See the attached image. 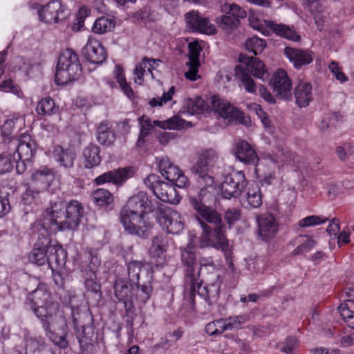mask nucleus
I'll return each instance as SVG.
<instances>
[{"mask_svg":"<svg viewBox=\"0 0 354 354\" xmlns=\"http://www.w3.org/2000/svg\"><path fill=\"white\" fill-rule=\"evenodd\" d=\"M26 304L29 306L40 320L46 335L60 348L68 346L67 321L59 310V304L53 300L50 292L44 284H39L27 297Z\"/></svg>","mask_w":354,"mask_h":354,"instance_id":"f257e3e1","label":"nucleus"},{"mask_svg":"<svg viewBox=\"0 0 354 354\" xmlns=\"http://www.w3.org/2000/svg\"><path fill=\"white\" fill-rule=\"evenodd\" d=\"M153 210L147 194L139 192L130 197L120 213V222L125 231L140 238H147L153 224L145 218V214Z\"/></svg>","mask_w":354,"mask_h":354,"instance_id":"f03ea898","label":"nucleus"},{"mask_svg":"<svg viewBox=\"0 0 354 354\" xmlns=\"http://www.w3.org/2000/svg\"><path fill=\"white\" fill-rule=\"evenodd\" d=\"M46 212L48 216L50 227L56 232L75 229L83 217L84 208L75 200H71L68 203L57 200L50 201V207L46 209Z\"/></svg>","mask_w":354,"mask_h":354,"instance_id":"7ed1b4c3","label":"nucleus"},{"mask_svg":"<svg viewBox=\"0 0 354 354\" xmlns=\"http://www.w3.org/2000/svg\"><path fill=\"white\" fill-rule=\"evenodd\" d=\"M82 73V67L77 54L73 49L63 50L58 59L55 82L58 85L67 84L78 78Z\"/></svg>","mask_w":354,"mask_h":354,"instance_id":"20e7f679","label":"nucleus"},{"mask_svg":"<svg viewBox=\"0 0 354 354\" xmlns=\"http://www.w3.org/2000/svg\"><path fill=\"white\" fill-rule=\"evenodd\" d=\"M196 281L194 284H186L187 286H189L191 290L189 302L192 308L194 305V297L196 292L208 304L214 303L218 299L223 282L221 276L216 273H212L206 279L205 286L202 285V280L199 278Z\"/></svg>","mask_w":354,"mask_h":354,"instance_id":"39448f33","label":"nucleus"},{"mask_svg":"<svg viewBox=\"0 0 354 354\" xmlns=\"http://www.w3.org/2000/svg\"><path fill=\"white\" fill-rule=\"evenodd\" d=\"M203 233L199 238L201 248L213 247L223 252H227L229 250V241L225 235L226 227L224 223L214 226L209 227L205 222H201Z\"/></svg>","mask_w":354,"mask_h":354,"instance_id":"423d86ee","label":"nucleus"},{"mask_svg":"<svg viewBox=\"0 0 354 354\" xmlns=\"http://www.w3.org/2000/svg\"><path fill=\"white\" fill-rule=\"evenodd\" d=\"M217 159V153L213 149H207L202 152L197 162L190 169L198 183L206 185L213 184V178L209 172Z\"/></svg>","mask_w":354,"mask_h":354,"instance_id":"0eeeda50","label":"nucleus"},{"mask_svg":"<svg viewBox=\"0 0 354 354\" xmlns=\"http://www.w3.org/2000/svg\"><path fill=\"white\" fill-rule=\"evenodd\" d=\"M247 185V180L242 171H233L224 176L221 184L223 198L230 199L239 197Z\"/></svg>","mask_w":354,"mask_h":354,"instance_id":"6e6552de","label":"nucleus"},{"mask_svg":"<svg viewBox=\"0 0 354 354\" xmlns=\"http://www.w3.org/2000/svg\"><path fill=\"white\" fill-rule=\"evenodd\" d=\"M156 219L162 228L169 234H178L184 228L181 215L170 207L159 208L156 212Z\"/></svg>","mask_w":354,"mask_h":354,"instance_id":"1a4fd4ad","label":"nucleus"},{"mask_svg":"<svg viewBox=\"0 0 354 354\" xmlns=\"http://www.w3.org/2000/svg\"><path fill=\"white\" fill-rule=\"evenodd\" d=\"M10 142L8 149L16 158L30 162L35 151V143L30 135L23 133L19 139L10 140Z\"/></svg>","mask_w":354,"mask_h":354,"instance_id":"9d476101","label":"nucleus"},{"mask_svg":"<svg viewBox=\"0 0 354 354\" xmlns=\"http://www.w3.org/2000/svg\"><path fill=\"white\" fill-rule=\"evenodd\" d=\"M211 109L217 113L221 117L227 119L229 121L236 120L242 122L243 113L236 107L231 104L225 99L218 95H214L210 98Z\"/></svg>","mask_w":354,"mask_h":354,"instance_id":"9b49d317","label":"nucleus"},{"mask_svg":"<svg viewBox=\"0 0 354 354\" xmlns=\"http://www.w3.org/2000/svg\"><path fill=\"white\" fill-rule=\"evenodd\" d=\"M38 15L40 21L52 24L65 19L68 13L66 8L60 1L54 0L42 6L38 10Z\"/></svg>","mask_w":354,"mask_h":354,"instance_id":"f8f14e48","label":"nucleus"},{"mask_svg":"<svg viewBox=\"0 0 354 354\" xmlns=\"http://www.w3.org/2000/svg\"><path fill=\"white\" fill-rule=\"evenodd\" d=\"M271 84L277 97L283 100L291 97L292 83L285 70L278 69L273 75Z\"/></svg>","mask_w":354,"mask_h":354,"instance_id":"ddd939ff","label":"nucleus"},{"mask_svg":"<svg viewBox=\"0 0 354 354\" xmlns=\"http://www.w3.org/2000/svg\"><path fill=\"white\" fill-rule=\"evenodd\" d=\"M133 174V168L131 167L119 168L101 174L95 179V183L97 185L106 183L122 185L127 179L131 178Z\"/></svg>","mask_w":354,"mask_h":354,"instance_id":"4468645a","label":"nucleus"},{"mask_svg":"<svg viewBox=\"0 0 354 354\" xmlns=\"http://www.w3.org/2000/svg\"><path fill=\"white\" fill-rule=\"evenodd\" d=\"M239 61L245 64V66H238L241 71H247L254 77L265 81L268 78V73L266 68L265 64L258 58L249 57L246 55H240Z\"/></svg>","mask_w":354,"mask_h":354,"instance_id":"2eb2a0df","label":"nucleus"},{"mask_svg":"<svg viewBox=\"0 0 354 354\" xmlns=\"http://www.w3.org/2000/svg\"><path fill=\"white\" fill-rule=\"evenodd\" d=\"M185 17L187 27L192 31H198L207 35L214 34L216 32L214 25L212 24L207 18L200 16L198 12H189L186 13Z\"/></svg>","mask_w":354,"mask_h":354,"instance_id":"dca6fc26","label":"nucleus"},{"mask_svg":"<svg viewBox=\"0 0 354 354\" xmlns=\"http://www.w3.org/2000/svg\"><path fill=\"white\" fill-rule=\"evenodd\" d=\"M181 262L185 267V283L194 284L200 277V271L195 272L196 265V255L190 249L187 248H180Z\"/></svg>","mask_w":354,"mask_h":354,"instance_id":"f3484780","label":"nucleus"},{"mask_svg":"<svg viewBox=\"0 0 354 354\" xmlns=\"http://www.w3.org/2000/svg\"><path fill=\"white\" fill-rule=\"evenodd\" d=\"M193 209L196 212V216L200 224L203 221L207 226L212 227L223 223L221 215L211 207L201 206V203L194 201Z\"/></svg>","mask_w":354,"mask_h":354,"instance_id":"a211bd4d","label":"nucleus"},{"mask_svg":"<svg viewBox=\"0 0 354 354\" xmlns=\"http://www.w3.org/2000/svg\"><path fill=\"white\" fill-rule=\"evenodd\" d=\"M85 58L91 63L100 64L106 59V52L96 39L90 37L83 49Z\"/></svg>","mask_w":354,"mask_h":354,"instance_id":"6ab92c4d","label":"nucleus"},{"mask_svg":"<svg viewBox=\"0 0 354 354\" xmlns=\"http://www.w3.org/2000/svg\"><path fill=\"white\" fill-rule=\"evenodd\" d=\"M284 54L296 69H301L313 60V53L308 49L287 46L284 48Z\"/></svg>","mask_w":354,"mask_h":354,"instance_id":"aec40b11","label":"nucleus"},{"mask_svg":"<svg viewBox=\"0 0 354 354\" xmlns=\"http://www.w3.org/2000/svg\"><path fill=\"white\" fill-rule=\"evenodd\" d=\"M258 234L263 241L273 238L278 230V224L271 214H260L257 216Z\"/></svg>","mask_w":354,"mask_h":354,"instance_id":"412c9836","label":"nucleus"},{"mask_svg":"<svg viewBox=\"0 0 354 354\" xmlns=\"http://www.w3.org/2000/svg\"><path fill=\"white\" fill-rule=\"evenodd\" d=\"M114 295L118 300L122 302L127 314L132 313L134 308L131 290L124 279H117L114 284Z\"/></svg>","mask_w":354,"mask_h":354,"instance_id":"4be33fe9","label":"nucleus"},{"mask_svg":"<svg viewBox=\"0 0 354 354\" xmlns=\"http://www.w3.org/2000/svg\"><path fill=\"white\" fill-rule=\"evenodd\" d=\"M153 193L163 202L177 204L180 201L174 186L162 180H160L155 186Z\"/></svg>","mask_w":354,"mask_h":354,"instance_id":"5701e85b","label":"nucleus"},{"mask_svg":"<svg viewBox=\"0 0 354 354\" xmlns=\"http://www.w3.org/2000/svg\"><path fill=\"white\" fill-rule=\"evenodd\" d=\"M47 251H48L47 263L52 272L58 269H62L66 264L67 258L65 250L59 245L50 244Z\"/></svg>","mask_w":354,"mask_h":354,"instance_id":"b1692460","label":"nucleus"},{"mask_svg":"<svg viewBox=\"0 0 354 354\" xmlns=\"http://www.w3.org/2000/svg\"><path fill=\"white\" fill-rule=\"evenodd\" d=\"M53 179V171L46 167H41L32 174L30 185L40 193L50 186Z\"/></svg>","mask_w":354,"mask_h":354,"instance_id":"393cba45","label":"nucleus"},{"mask_svg":"<svg viewBox=\"0 0 354 354\" xmlns=\"http://www.w3.org/2000/svg\"><path fill=\"white\" fill-rule=\"evenodd\" d=\"M234 156L241 162L245 164L257 165L258 156L252 147L245 140H239L236 144Z\"/></svg>","mask_w":354,"mask_h":354,"instance_id":"a878e982","label":"nucleus"},{"mask_svg":"<svg viewBox=\"0 0 354 354\" xmlns=\"http://www.w3.org/2000/svg\"><path fill=\"white\" fill-rule=\"evenodd\" d=\"M50 243L47 236H44L41 241L39 239L35 245L34 249L28 256L29 261L37 266H43L47 262V248Z\"/></svg>","mask_w":354,"mask_h":354,"instance_id":"bb28decb","label":"nucleus"},{"mask_svg":"<svg viewBox=\"0 0 354 354\" xmlns=\"http://www.w3.org/2000/svg\"><path fill=\"white\" fill-rule=\"evenodd\" d=\"M100 152V148L95 144L90 143L86 146L82 152L84 167L91 169L98 166L102 161Z\"/></svg>","mask_w":354,"mask_h":354,"instance_id":"cd10ccee","label":"nucleus"},{"mask_svg":"<svg viewBox=\"0 0 354 354\" xmlns=\"http://www.w3.org/2000/svg\"><path fill=\"white\" fill-rule=\"evenodd\" d=\"M264 24L273 32L280 37L294 41L300 39V36L297 33L293 26L290 27L283 24H277L272 21H264Z\"/></svg>","mask_w":354,"mask_h":354,"instance_id":"c85d7f7f","label":"nucleus"},{"mask_svg":"<svg viewBox=\"0 0 354 354\" xmlns=\"http://www.w3.org/2000/svg\"><path fill=\"white\" fill-rule=\"evenodd\" d=\"M90 257L91 259L88 267L91 272L88 274L84 281V285L87 290L97 293L100 292L101 288L100 283L98 281L95 274L96 270L100 265V261L97 257H93L91 254H89Z\"/></svg>","mask_w":354,"mask_h":354,"instance_id":"c756f323","label":"nucleus"},{"mask_svg":"<svg viewBox=\"0 0 354 354\" xmlns=\"http://www.w3.org/2000/svg\"><path fill=\"white\" fill-rule=\"evenodd\" d=\"M96 133L97 140L102 145L111 146L115 140V132L111 129L110 122L107 120L98 124Z\"/></svg>","mask_w":354,"mask_h":354,"instance_id":"7c9ffc66","label":"nucleus"},{"mask_svg":"<svg viewBox=\"0 0 354 354\" xmlns=\"http://www.w3.org/2000/svg\"><path fill=\"white\" fill-rule=\"evenodd\" d=\"M296 103L299 107L307 106L313 100L311 84L306 82H300L295 90Z\"/></svg>","mask_w":354,"mask_h":354,"instance_id":"2f4dec72","label":"nucleus"},{"mask_svg":"<svg viewBox=\"0 0 354 354\" xmlns=\"http://www.w3.org/2000/svg\"><path fill=\"white\" fill-rule=\"evenodd\" d=\"M55 160L65 168L73 167L74 160L76 158L75 153L70 150H64L62 147L57 146L53 151Z\"/></svg>","mask_w":354,"mask_h":354,"instance_id":"473e14b6","label":"nucleus"},{"mask_svg":"<svg viewBox=\"0 0 354 354\" xmlns=\"http://www.w3.org/2000/svg\"><path fill=\"white\" fill-rule=\"evenodd\" d=\"M159 169L161 174L169 181H172L182 171L168 158H162L159 162Z\"/></svg>","mask_w":354,"mask_h":354,"instance_id":"72a5a7b5","label":"nucleus"},{"mask_svg":"<svg viewBox=\"0 0 354 354\" xmlns=\"http://www.w3.org/2000/svg\"><path fill=\"white\" fill-rule=\"evenodd\" d=\"M168 245V239L166 236L160 234L154 236L149 250L151 254L153 257L160 258L166 252Z\"/></svg>","mask_w":354,"mask_h":354,"instance_id":"f704fd0d","label":"nucleus"},{"mask_svg":"<svg viewBox=\"0 0 354 354\" xmlns=\"http://www.w3.org/2000/svg\"><path fill=\"white\" fill-rule=\"evenodd\" d=\"M59 111V106L50 97L42 98L36 106V111L39 115H52Z\"/></svg>","mask_w":354,"mask_h":354,"instance_id":"c9c22d12","label":"nucleus"},{"mask_svg":"<svg viewBox=\"0 0 354 354\" xmlns=\"http://www.w3.org/2000/svg\"><path fill=\"white\" fill-rule=\"evenodd\" d=\"M138 122L140 124V134L137 140V146L141 147L145 142V138L153 129V125L151 124V120L145 115H142L138 118Z\"/></svg>","mask_w":354,"mask_h":354,"instance_id":"e433bc0d","label":"nucleus"},{"mask_svg":"<svg viewBox=\"0 0 354 354\" xmlns=\"http://www.w3.org/2000/svg\"><path fill=\"white\" fill-rule=\"evenodd\" d=\"M128 278L130 285L137 284L140 279V271L144 266L142 261H131L127 263Z\"/></svg>","mask_w":354,"mask_h":354,"instance_id":"4c0bfd02","label":"nucleus"},{"mask_svg":"<svg viewBox=\"0 0 354 354\" xmlns=\"http://www.w3.org/2000/svg\"><path fill=\"white\" fill-rule=\"evenodd\" d=\"M115 78L118 82L120 86L121 87L124 93L129 98L132 99L134 97V93L130 86V85L127 83L126 78L124 77L123 68L117 65L115 66V69L114 71Z\"/></svg>","mask_w":354,"mask_h":354,"instance_id":"58836bf2","label":"nucleus"},{"mask_svg":"<svg viewBox=\"0 0 354 354\" xmlns=\"http://www.w3.org/2000/svg\"><path fill=\"white\" fill-rule=\"evenodd\" d=\"M246 201L248 205L252 208H258L262 205V194L258 185L248 188Z\"/></svg>","mask_w":354,"mask_h":354,"instance_id":"ea45409f","label":"nucleus"},{"mask_svg":"<svg viewBox=\"0 0 354 354\" xmlns=\"http://www.w3.org/2000/svg\"><path fill=\"white\" fill-rule=\"evenodd\" d=\"M115 24V21L113 19L102 17L95 20L92 30L95 33L102 34L111 31Z\"/></svg>","mask_w":354,"mask_h":354,"instance_id":"a19ab883","label":"nucleus"},{"mask_svg":"<svg viewBox=\"0 0 354 354\" xmlns=\"http://www.w3.org/2000/svg\"><path fill=\"white\" fill-rule=\"evenodd\" d=\"M93 200L99 206H106L113 201L112 194L106 189H97L93 192Z\"/></svg>","mask_w":354,"mask_h":354,"instance_id":"79ce46f5","label":"nucleus"},{"mask_svg":"<svg viewBox=\"0 0 354 354\" xmlns=\"http://www.w3.org/2000/svg\"><path fill=\"white\" fill-rule=\"evenodd\" d=\"M236 75L241 82V86L247 92L254 93L257 91V85L247 71H241L239 68H236Z\"/></svg>","mask_w":354,"mask_h":354,"instance_id":"37998d69","label":"nucleus"},{"mask_svg":"<svg viewBox=\"0 0 354 354\" xmlns=\"http://www.w3.org/2000/svg\"><path fill=\"white\" fill-rule=\"evenodd\" d=\"M266 47V41L256 36L247 39L245 41L246 49L255 55L261 53Z\"/></svg>","mask_w":354,"mask_h":354,"instance_id":"c03bdc74","label":"nucleus"},{"mask_svg":"<svg viewBox=\"0 0 354 354\" xmlns=\"http://www.w3.org/2000/svg\"><path fill=\"white\" fill-rule=\"evenodd\" d=\"M216 21L218 26L226 31L236 29L240 25V21L238 20V18L226 13L218 18Z\"/></svg>","mask_w":354,"mask_h":354,"instance_id":"a18cd8bd","label":"nucleus"},{"mask_svg":"<svg viewBox=\"0 0 354 354\" xmlns=\"http://www.w3.org/2000/svg\"><path fill=\"white\" fill-rule=\"evenodd\" d=\"M185 106L189 113L197 114L205 109L206 104L201 97H197L195 99L188 98L186 100Z\"/></svg>","mask_w":354,"mask_h":354,"instance_id":"49530a36","label":"nucleus"},{"mask_svg":"<svg viewBox=\"0 0 354 354\" xmlns=\"http://www.w3.org/2000/svg\"><path fill=\"white\" fill-rule=\"evenodd\" d=\"M45 347V341L43 337H39L27 339L26 344V354H35L41 352Z\"/></svg>","mask_w":354,"mask_h":354,"instance_id":"de8ad7c7","label":"nucleus"},{"mask_svg":"<svg viewBox=\"0 0 354 354\" xmlns=\"http://www.w3.org/2000/svg\"><path fill=\"white\" fill-rule=\"evenodd\" d=\"M136 286V298L140 303L145 304L150 298L152 291V286L151 282L148 281L142 285H139L138 283Z\"/></svg>","mask_w":354,"mask_h":354,"instance_id":"09e8293b","label":"nucleus"},{"mask_svg":"<svg viewBox=\"0 0 354 354\" xmlns=\"http://www.w3.org/2000/svg\"><path fill=\"white\" fill-rule=\"evenodd\" d=\"M222 10L226 14H230L231 16L238 18L239 21L247 16L246 11L236 3H225L222 6Z\"/></svg>","mask_w":354,"mask_h":354,"instance_id":"8fccbe9b","label":"nucleus"},{"mask_svg":"<svg viewBox=\"0 0 354 354\" xmlns=\"http://www.w3.org/2000/svg\"><path fill=\"white\" fill-rule=\"evenodd\" d=\"M13 169V154L11 151L0 153V174L10 172Z\"/></svg>","mask_w":354,"mask_h":354,"instance_id":"3c124183","label":"nucleus"},{"mask_svg":"<svg viewBox=\"0 0 354 354\" xmlns=\"http://www.w3.org/2000/svg\"><path fill=\"white\" fill-rule=\"evenodd\" d=\"M225 331H226V325L224 324V319L208 323L205 326V332L212 336L221 335Z\"/></svg>","mask_w":354,"mask_h":354,"instance_id":"603ef678","label":"nucleus"},{"mask_svg":"<svg viewBox=\"0 0 354 354\" xmlns=\"http://www.w3.org/2000/svg\"><path fill=\"white\" fill-rule=\"evenodd\" d=\"M328 220L327 218L322 216H308L301 219L298 225L301 227H309L325 223Z\"/></svg>","mask_w":354,"mask_h":354,"instance_id":"864d4df0","label":"nucleus"},{"mask_svg":"<svg viewBox=\"0 0 354 354\" xmlns=\"http://www.w3.org/2000/svg\"><path fill=\"white\" fill-rule=\"evenodd\" d=\"M245 322V318L243 315L230 317L227 319H224V324L226 325V330L239 329Z\"/></svg>","mask_w":354,"mask_h":354,"instance_id":"5fc2aeb1","label":"nucleus"},{"mask_svg":"<svg viewBox=\"0 0 354 354\" xmlns=\"http://www.w3.org/2000/svg\"><path fill=\"white\" fill-rule=\"evenodd\" d=\"M15 126L13 119L6 120L1 127V136L3 138V142L10 145V140L15 139L11 136Z\"/></svg>","mask_w":354,"mask_h":354,"instance_id":"6e6d98bb","label":"nucleus"},{"mask_svg":"<svg viewBox=\"0 0 354 354\" xmlns=\"http://www.w3.org/2000/svg\"><path fill=\"white\" fill-rule=\"evenodd\" d=\"M0 89L5 92H10L17 95L18 97H23V92L21 88L16 84H14L12 80L8 79L4 80L0 84Z\"/></svg>","mask_w":354,"mask_h":354,"instance_id":"4d7b16f0","label":"nucleus"},{"mask_svg":"<svg viewBox=\"0 0 354 354\" xmlns=\"http://www.w3.org/2000/svg\"><path fill=\"white\" fill-rule=\"evenodd\" d=\"M9 196L8 192L0 190V217L6 215L10 211Z\"/></svg>","mask_w":354,"mask_h":354,"instance_id":"13d9d810","label":"nucleus"},{"mask_svg":"<svg viewBox=\"0 0 354 354\" xmlns=\"http://www.w3.org/2000/svg\"><path fill=\"white\" fill-rule=\"evenodd\" d=\"M148 65V58L147 57H143L141 62L137 65L133 70L134 75H136V77L134 79L135 83L141 84V82L143 80V76L145 73V68Z\"/></svg>","mask_w":354,"mask_h":354,"instance_id":"bf43d9fd","label":"nucleus"},{"mask_svg":"<svg viewBox=\"0 0 354 354\" xmlns=\"http://www.w3.org/2000/svg\"><path fill=\"white\" fill-rule=\"evenodd\" d=\"M189 48V62L199 63V56L201 51V47L197 41L190 42L188 45Z\"/></svg>","mask_w":354,"mask_h":354,"instance_id":"052dcab7","label":"nucleus"},{"mask_svg":"<svg viewBox=\"0 0 354 354\" xmlns=\"http://www.w3.org/2000/svg\"><path fill=\"white\" fill-rule=\"evenodd\" d=\"M186 122L178 116H173L166 120V129L180 130L185 127Z\"/></svg>","mask_w":354,"mask_h":354,"instance_id":"680f3d73","label":"nucleus"},{"mask_svg":"<svg viewBox=\"0 0 354 354\" xmlns=\"http://www.w3.org/2000/svg\"><path fill=\"white\" fill-rule=\"evenodd\" d=\"M315 245V241L312 238H308L306 241L299 245L293 251V255L302 254L309 252Z\"/></svg>","mask_w":354,"mask_h":354,"instance_id":"e2e57ef3","label":"nucleus"},{"mask_svg":"<svg viewBox=\"0 0 354 354\" xmlns=\"http://www.w3.org/2000/svg\"><path fill=\"white\" fill-rule=\"evenodd\" d=\"M241 218V210L236 208L228 209L224 215V218L230 226Z\"/></svg>","mask_w":354,"mask_h":354,"instance_id":"0e129e2a","label":"nucleus"},{"mask_svg":"<svg viewBox=\"0 0 354 354\" xmlns=\"http://www.w3.org/2000/svg\"><path fill=\"white\" fill-rule=\"evenodd\" d=\"M297 346V340L292 337H287L280 350L287 354H293Z\"/></svg>","mask_w":354,"mask_h":354,"instance_id":"69168bd1","label":"nucleus"},{"mask_svg":"<svg viewBox=\"0 0 354 354\" xmlns=\"http://www.w3.org/2000/svg\"><path fill=\"white\" fill-rule=\"evenodd\" d=\"M39 192L30 185L28 188L23 193L21 196L22 201L25 205H30L33 203L36 196Z\"/></svg>","mask_w":354,"mask_h":354,"instance_id":"338daca9","label":"nucleus"},{"mask_svg":"<svg viewBox=\"0 0 354 354\" xmlns=\"http://www.w3.org/2000/svg\"><path fill=\"white\" fill-rule=\"evenodd\" d=\"M329 70L334 74L336 79L340 82L343 83L348 81V77L346 75L340 70L337 62H332L328 66Z\"/></svg>","mask_w":354,"mask_h":354,"instance_id":"774afa93","label":"nucleus"}]
</instances>
